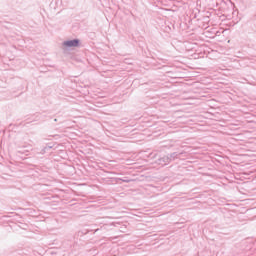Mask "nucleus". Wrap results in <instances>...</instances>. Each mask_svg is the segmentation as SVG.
<instances>
[{
	"mask_svg": "<svg viewBox=\"0 0 256 256\" xmlns=\"http://www.w3.org/2000/svg\"><path fill=\"white\" fill-rule=\"evenodd\" d=\"M81 41L79 39L67 40L63 42V47L66 49H71V47H79Z\"/></svg>",
	"mask_w": 256,
	"mask_h": 256,
	"instance_id": "f257e3e1",
	"label": "nucleus"
},
{
	"mask_svg": "<svg viewBox=\"0 0 256 256\" xmlns=\"http://www.w3.org/2000/svg\"><path fill=\"white\" fill-rule=\"evenodd\" d=\"M158 163L160 165H169V163H171V158H169V155L164 156L158 160Z\"/></svg>",
	"mask_w": 256,
	"mask_h": 256,
	"instance_id": "f03ea898",
	"label": "nucleus"
},
{
	"mask_svg": "<svg viewBox=\"0 0 256 256\" xmlns=\"http://www.w3.org/2000/svg\"><path fill=\"white\" fill-rule=\"evenodd\" d=\"M179 155H183V153H182V152H180V153L173 152V153H171V154L168 155V156H169V158L171 159V161H175V159H178V158H179Z\"/></svg>",
	"mask_w": 256,
	"mask_h": 256,
	"instance_id": "7ed1b4c3",
	"label": "nucleus"
},
{
	"mask_svg": "<svg viewBox=\"0 0 256 256\" xmlns=\"http://www.w3.org/2000/svg\"><path fill=\"white\" fill-rule=\"evenodd\" d=\"M120 181H123V183H129L130 180H127V179H120Z\"/></svg>",
	"mask_w": 256,
	"mask_h": 256,
	"instance_id": "20e7f679",
	"label": "nucleus"
},
{
	"mask_svg": "<svg viewBox=\"0 0 256 256\" xmlns=\"http://www.w3.org/2000/svg\"><path fill=\"white\" fill-rule=\"evenodd\" d=\"M54 121H57V119H54Z\"/></svg>",
	"mask_w": 256,
	"mask_h": 256,
	"instance_id": "39448f33",
	"label": "nucleus"
}]
</instances>
